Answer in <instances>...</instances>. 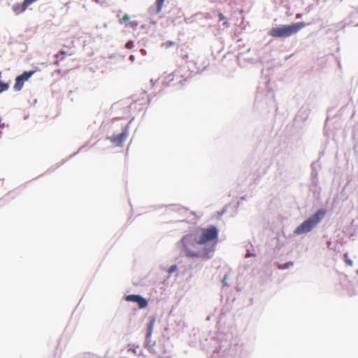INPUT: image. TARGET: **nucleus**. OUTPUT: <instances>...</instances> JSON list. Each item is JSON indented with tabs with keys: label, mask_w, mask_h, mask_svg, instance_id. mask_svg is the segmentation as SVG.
Returning <instances> with one entry per match:
<instances>
[{
	"label": "nucleus",
	"mask_w": 358,
	"mask_h": 358,
	"mask_svg": "<svg viewBox=\"0 0 358 358\" xmlns=\"http://www.w3.org/2000/svg\"><path fill=\"white\" fill-rule=\"evenodd\" d=\"M181 252L186 257L194 258L198 257H210L208 252L201 253L197 248L196 243V236L194 234H187L180 241Z\"/></svg>",
	"instance_id": "1"
},
{
	"label": "nucleus",
	"mask_w": 358,
	"mask_h": 358,
	"mask_svg": "<svg viewBox=\"0 0 358 358\" xmlns=\"http://www.w3.org/2000/svg\"><path fill=\"white\" fill-rule=\"evenodd\" d=\"M194 235L196 236V243L199 245L213 242V247L210 252L214 251V248L218 241V230L215 226L211 225L208 228H202Z\"/></svg>",
	"instance_id": "2"
},
{
	"label": "nucleus",
	"mask_w": 358,
	"mask_h": 358,
	"mask_svg": "<svg viewBox=\"0 0 358 358\" xmlns=\"http://www.w3.org/2000/svg\"><path fill=\"white\" fill-rule=\"evenodd\" d=\"M306 24L302 22L294 23L289 25H280L273 27L268 31V35L274 38L289 37L297 33L302 28L306 27Z\"/></svg>",
	"instance_id": "3"
},
{
	"label": "nucleus",
	"mask_w": 358,
	"mask_h": 358,
	"mask_svg": "<svg viewBox=\"0 0 358 358\" xmlns=\"http://www.w3.org/2000/svg\"><path fill=\"white\" fill-rule=\"evenodd\" d=\"M326 210L324 209L318 210L314 215L297 227L294 230V234L299 235L310 231L324 218Z\"/></svg>",
	"instance_id": "4"
},
{
	"label": "nucleus",
	"mask_w": 358,
	"mask_h": 358,
	"mask_svg": "<svg viewBox=\"0 0 358 358\" xmlns=\"http://www.w3.org/2000/svg\"><path fill=\"white\" fill-rule=\"evenodd\" d=\"M35 73V71H24L20 76H18L15 78V83L13 86L15 91H20L22 90L24 83L27 81L31 76Z\"/></svg>",
	"instance_id": "5"
},
{
	"label": "nucleus",
	"mask_w": 358,
	"mask_h": 358,
	"mask_svg": "<svg viewBox=\"0 0 358 358\" xmlns=\"http://www.w3.org/2000/svg\"><path fill=\"white\" fill-rule=\"evenodd\" d=\"M129 135L127 126L124 127L122 133L110 137V141L116 146H122L124 141L127 138Z\"/></svg>",
	"instance_id": "6"
},
{
	"label": "nucleus",
	"mask_w": 358,
	"mask_h": 358,
	"mask_svg": "<svg viewBox=\"0 0 358 358\" xmlns=\"http://www.w3.org/2000/svg\"><path fill=\"white\" fill-rule=\"evenodd\" d=\"M127 301L136 303L139 308H144L148 306V301L140 295L130 294L125 298Z\"/></svg>",
	"instance_id": "7"
},
{
	"label": "nucleus",
	"mask_w": 358,
	"mask_h": 358,
	"mask_svg": "<svg viewBox=\"0 0 358 358\" xmlns=\"http://www.w3.org/2000/svg\"><path fill=\"white\" fill-rule=\"evenodd\" d=\"M29 6V4L26 2L25 0H24L21 3H18L14 4L12 7V9L16 15H19L24 12Z\"/></svg>",
	"instance_id": "8"
},
{
	"label": "nucleus",
	"mask_w": 358,
	"mask_h": 358,
	"mask_svg": "<svg viewBox=\"0 0 358 358\" xmlns=\"http://www.w3.org/2000/svg\"><path fill=\"white\" fill-rule=\"evenodd\" d=\"M74 53L73 51H64L61 50L57 54L55 55V57L57 59L54 62V64L56 66L59 65L60 61L63 60L66 56H71Z\"/></svg>",
	"instance_id": "9"
},
{
	"label": "nucleus",
	"mask_w": 358,
	"mask_h": 358,
	"mask_svg": "<svg viewBox=\"0 0 358 358\" xmlns=\"http://www.w3.org/2000/svg\"><path fill=\"white\" fill-rule=\"evenodd\" d=\"M154 324H155V319L153 318L148 324V329H147V334H146V337H145L146 345H148L150 347L154 345L153 344H150V337H151V335L153 331Z\"/></svg>",
	"instance_id": "10"
},
{
	"label": "nucleus",
	"mask_w": 358,
	"mask_h": 358,
	"mask_svg": "<svg viewBox=\"0 0 358 358\" xmlns=\"http://www.w3.org/2000/svg\"><path fill=\"white\" fill-rule=\"evenodd\" d=\"M164 0H157L156 6H157V13H159L161 12Z\"/></svg>",
	"instance_id": "11"
},
{
	"label": "nucleus",
	"mask_w": 358,
	"mask_h": 358,
	"mask_svg": "<svg viewBox=\"0 0 358 358\" xmlns=\"http://www.w3.org/2000/svg\"><path fill=\"white\" fill-rule=\"evenodd\" d=\"M344 258H345V262L346 263V264H348V266H352V264H353V262L351 259H350L348 257V254H345L344 255Z\"/></svg>",
	"instance_id": "12"
},
{
	"label": "nucleus",
	"mask_w": 358,
	"mask_h": 358,
	"mask_svg": "<svg viewBox=\"0 0 358 358\" xmlns=\"http://www.w3.org/2000/svg\"><path fill=\"white\" fill-rule=\"evenodd\" d=\"M174 44V42L173 41H168L166 42H165L163 45L166 48H170L171 46L173 45Z\"/></svg>",
	"instance_id": "13"
},
{
	"label": "nucleus",
	"mask_w": 358,
	"mask_h": 358,
	"mask_svg": "<svg viewBox=\"0 0 358 358\" xmlns=\"http://www.w3.org/2000/svg\"><path fill=\"white\" fill-rule=\"evenodd\" d=\"M129 19H130V17L129 16V15L125 14V15L123 16V17L122 18V20H120V23H122L123 22H127V21H128Z\"/></svg>",
	"instance_id": "14"
},
{
	"label": "nucleus",
	"mask_w": 358,
	"mask_h": 358,
	"mask_svg": "<svg viewBox=\"0 0 358 358\" xmlns=\"http://www.w3.org/2000/svg\"><path fill=\"white\" fill-rule=\"evenodd\" d=\"M176 270H177V266L173 265L169 268V273H173V272L176 271Z\"/></svg>",
	"instance_id": "15"
},
{
	"label": "nucleus",
	"mask_w": 358,
	"mask_h": 358,
	"mask_svg": "<svg viewBox=\"0 0 358 358\" xmlns=\"http://www.w3.org/2000/svg\"><path fill=\"white\" fill-rule=\"evenodd\" d=\"M292 262H287V263L285 264L283 266H280L279 268H282V269L287 268L289 266V265H292Z\"/></svg>",
	"instance_id": "16"
},
{
	"label": "nucleus",
	"mask_w": 358,
	"mask_h": 358,
	"mask_svg": "<svg viewBox=\"0 0 358 358\" xmlns=\"http://www.w3.org/2000/svg\"><path fill=\"white\" fill-rule=\"evenodd\" d=\"M219 21H224L226 18L222 13H218Z\"/></svg>",
	"instance_id": "17"
},
{
	"label": "nucleus",
	"mask_w": 358,
	"mask_h": 358,
	"mask_svg": "<svg viewBox=\"0 0 358 358\" xmlns=\"http://www.w3.org/2000/svg\"><path fill=\"white\" fill-rule=\"evenodd\" d=\"M126 48H128V49H131L132 47H133V42L132 41H128L127 43H126Z\"/></svg>",
	"instance_id": "18"
},
{
	"label": "nucleus",
	"mask_w": 358,
	"mask_h": 358,
	"mask_svg": "<svg viewBox=\"0 0 358 358\" xmlns=\"http://www.w3.org/2000/svg\"><path fill=\"white\" fill-rule=\"evenodd\" d=\"M227 275H225L222 279V282L224 284V285H227Z\"/></svg>",
	"instance_id": "19"
},
{
	"label": "nucleus",
	"mask_w": 358,
	"mask_h": 358,
	"mask_svg": "<svg viewBox=\"0 0 358 358\" xmlns=\"http://www.w3.org/2000/svg\"><path fill=\"white\" fill-rule=\"evenodd\" d=\"M223 25L225 26V27H228L229 26V23L227 21H224L223 22Z\"/></svg>",
	"instance_id": "20"
},
{
	"label": "nucleus",
	"mask_w": 358,
	"mask_h": 358,
	"mask_svg": "<svg viewBox=\"0 0 358 358\" xmlns=\"http://www.w3.org/2000/svg\"><path fill=\"white\" fill-rule=\"evenodd\" d=\"M131 24L132 27L137 26V23L136 22H131Z\"/></svg>",
	"instance_id": "21"
},
{
	"label": "nucleus",
	"mask_w": 358,
	"mask_h": 358,
	"mask_svg": "<svg viewBox=\"0 0 358 358\" xmlns=\"http://www.w3.org/2000/svg\"><path fill=\"white\" fill-rule=\"evenodd\" d=\"M183 58L185 59H187L188 58V56L187 54H184V55L182 56Z\"/></svg>",
	"instance_id": "22"
},
{
	"label": "nucleus",
	"mask_w": 358,
	"mask_h": 358,
	"mask_svg": "<svg viewBox=\"0 0 358 358\" xmlns=\"http://www.w3.org/2000/svg\"><path fill=\"white\" fill-rule=\"evenodd\" d=\"M130 59H134V56H133V55H131V56H130Z\"/></svg>",
	"instance_id": "23"
},
{
	"label": "nucleus",
	"mask_w": 358,
	"mask_h": 358,
	"mask_svg": "<svg viewBox=\"0 0 358 358\" xmlns=\"http://www.w3.org/2000/svg\"><path fill=\"white\" fill-rule=\"evenodd\" d=\"M357 274H358V270H357Z\"/></svg>",
	"instance_id": "24"
}]
</instances>
